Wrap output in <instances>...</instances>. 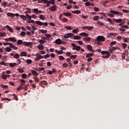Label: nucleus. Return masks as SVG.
<instances>
[{
	"label": "nucleus",
	"mask_w": 129,
	"mask_h": 129,
	"mask_svg": "<svg viewBox=\"0 0 129 129\" xmlns=\"http://www.w3.org/2000/svg\"><path fill=\"white\" fill-rule=\"evenodd\" d=\"M110 13H111V14L108 13V15L109 17H111V18H113L114 17V15H119V16H122V15H123V14L122 13L115 11L114 10H111ZM112 14H114V15Z\"/></svg>",
	"instance_id": "1"
},
{
	"label": "nucleus",
	"mask_w": 129,
	"mask_h": 129,
	"mask_svg": "<svg viewBox=\"0 0 129 129\" xmlns=\"http://www.w3.org/2000/svg\"><path fill=\"white\" fill-rule=\"evenodd\" d=\"M20 17L21 18V19H23V21H27V19H28V21H30L32 19V16L29 15L28 14H26V16L20 15Z\"/></svg>",
	"instance_id": "2"
},
{
	"label": "nucleus",
	"mask_w": 129,
	"mask_h": 129,
	"mask_svg": "<svg viewBox=\"0 0 129 129\" xmlns=\"http://www.w3.org/2000/svg\"><path fill=\"white\" fill-rule=\"evenodd\" d=\"M72 46L73 47V50H76V51H80V50H81V47L76 45L75 43H72Z\"/></svg>",
	"instance_id": "3"
},
{
	"label": "nucleus",
	"mask_w": 129,
	"mask_h": 129,
	"mask_svg": "<svg viewBox=\"0 0 129 129\" xmlns=\"http://www.w3.org/2000/svg\"><path fill=\"white\" fill-rule=\"evenodd\" d=\"M97 41L104 42V41H105V37L103 36H99L97 37Z\"/></svg>",
	"instance_id": "4"
},
{
	"label": "nucleus",
	"mask_w": 129,
	"mask_h": 129,
	"mask_svg": "<svg viewBox=\"0 0 129 129\" xmlns=\"http://www.w3.org/2000/svg\"><path fill=\"white\" fill-rule=\"evenodd\" d=\"M74 34L73 33H68L67 34H65L63 36V38H64V39H68V38H72V37H73Z\"/></svg>",
	"instance_id": "5"
},
{
	"label": "nucleus",
	"mask_w": 129,
	"mask_h": 129,
	"mask_svg": "<svg viewBox=\"0 0 129 129\" xmlns=\"http://www.w3.org/2000/svg\"><path fill=\"white\" fill-rule=\"evenodd\" d=\"M38 54H36L35 56H37L35 58V61H39V60H41V59H43L44 58V56L41 55H38Z\"/></svg>",
	"instance_id": "6"
},
{
	"label": "nucleus",
	"mask_w": 129,
	"mask_h": 129,
	"mask_svg": "<svg viewBox=\"0 0 129 129\" xmlns=\"http://www.w3.org/2000/svg\"><path fill=\"white\" fill-rule=\"evenodd\" d=\"M48 10H49V11H51V12H54V11L57 10V7L56 5L52 6L51 7H49Z\"/></svg>",
	"instance_id": "7"
},
{
	"label": "nucleus",
	"mask_w": 129,
	"mask_h": 129,
	"mask_svg": "<svg viewBox=\"0 0 129 129\" xmlns=\"http://www.w3.org/2000/svg\"><path fill=\"white\" fill-rule=\"evenodd\" d=\"M47 82L46 81H41L39 83V85H41V86H42V87L43 88H45V86L44 85H47Z\"/></svg>",
	"instance_id": "8"
},
{
	"label": "nucleus",
	"mask_w": 129,
	"mask_h": 129,
	"mask_svg": "<svg viewBox=\"0 0 129 129\" xmlns=\"http://www.w3.org/2000/svg\"><path fill=\"white\" fill-rule=\"evenodd\" d=\"M87 48L89 51H91L92 53H94V50H93V48H92V46L90 45H87Z\"/></svg>",
	"instance_id": "9"
},
{
	"label": "nucleus",
	"mask_w": 129,
	"mask_h": 129,
	"mask_svg": "<svg viewBox=\"0 0 129 129\" xmlns=\"http://www.w3.org/2000/svg\"><path fill=\"white\" fill-rule=\"evenodd\" d=\"M54 43L57 45H61L62 44V40L60 38H58L54 41Z\"/></svg>",
	"instance_id": "10"
},
{
	"label": "nucleus",
	"mask_w": 129,
	"mask_h": 129,
	"mask_svg": "<svg viewBox=\"0 0 129 129\" xmlns=\"http://www.w3.org/2000/svg\"><path fill=\"white\" fill-rule=\"evenodd\" d=\"M5 28L6 29H7V30H8L9 31V32H10L11 33H14V30H13V28H12V27H11V26H9V25H7Z\"/></svg>",
	"instance_id": "11"
},
{
	"label": "nucleus",
	"mask_w": 129,
	"mask_h": 129,
	"mask_svg": "<svg viewBox=\"0 0 129 129\" xmlns=\"http://www.w3.org/2000/svg\"><path fill=\"white\" fill-rule=\"evenodd\" d=\"M109 51L111 54H113V51H115L114 46H111L109 48Z\"/></svg>",
	"instance_id": "12"
},
{
	"label": "nucleus",
	"mask_w": 129,
	"mask_h": 129,
	"mask_svg": "<svg viewBox=\"0 0 129 129\" xmlns=\"http://www.w3.org/2000/svg\"><path fill=\"white\" fill-rule=\"evenodd\" d=\"M35 24H36V25H38V26H43V25H44V23L39 21H35Z\"/></svg>",
	"instance_id": "13"
},
{
	"label": "nucleus",
	"mask_w": 129,
	"mask_h": 129,
	"mask_svg": "<svg viewBox=\"0 0 129 129\" xmlns=\"http://www.w3.org/2000/svg\"><path fill=\"white\" fill-rule=\"evenodd\" d=\"M73 38L74 39V40H80V39H81V36L78 35H73Z\"/></svg>",
	"instance_id": "14"
},
{
	"label": "nucleus",
	"mask_w": 129,
	"mask_h": 129,
	"mask_svg": "<svg viewBox=\"0 0 129 129\" xmlns=\"http://www.w3.org/2000/svg\"><path fill=\"white\" fill-rule=\"evenodd\" d=\"M23 45H24V46H31V45H32V42H23Z\"/></svg>",
	"instance_id": "15"
},
{
	"label": "nucleus",
	"mask_w": 129,
	"mask_h": 129,
	"mask_svg": "<svg viewBox=\"0 0 129 129\" xmlns=\"http://www.w3.org/2000/svg\"><path fill=\"white\" fill-rule=\"evenodd\" d=\"M80 36H83V37H88L89 35L85 32H82L80 34Z\"/></svg>",
	"instance_id": "16"
},
{
	"label": "nucleus",
	"mask_w": 129,
	"mask_h": 129,
	"mask_svg": "<svg viewBox=\"0 0 129 129\" xmlns=\"http://www.w3.org/2000/svg\"><path fill=\"white\" fill-rule=\"evenodd\" d=\"M38 49L39 50H44V46L42 44H39L37 46Z\"/></svg>",
	"instance_id": "17"
},
{
	"label": "nucleus",
	"mask_w": 129,
	"mask_h": 129,
	"mask_svg": "<svg viewBox=\"0 0 129 129\" xmlns=\"http://www.w3.org/2000/svg\"><path fill=\"white\" fill-rule=\"evenodd\" d=\"M55 52L57 54H58V55L62 54L63 53V50H61V49L59 51H58V50H55Z\"/></svg>",
	"instance_id": "18"
},
{
	"label": "nucleus",
	"mask_w": 129,
	"mask_h": 129,
	"mask_svg": "<svg viewBox=\"0 0 129 129\" xmlns=\"http://www.w3.org/2000/svg\"><path fill=\"white\" fill-rule=\"evenodd\" d=\"M20 56H21V57H23V56L24 57H26V56H27V52H26L25 51H23V52H21Z\"/></svg>",
	"instance_id": "19"
},
{
	"label": "nucleus",
	"mask_w": 129,
	"mask_h": 129,
	"mask_svg": "<svg viewBox=\"0 0 129 129\" xmlns=\"http://www.w3.org/2000/svg\"><path fill=\"white\" fill-rule=\"evenodd\" d=\"M114 22H115V23H122V20L121 19H114Z\"/></svg>",
	"instance_id": "20"
},
{
	"label": "nucleus",
	"mask_w": 129,
	"mask_h": 129,
	"mask_svg": "<svg viewBox=\"0 0 129 129\" xmlns=\"http://www.w3.org/2000/svg\"><path fill=\"white\" fill-rule=\"evenodd\" d=\"M1 87H2V88H4L5 89H8V88H9V86L1 84Z\"/></svg>",
	"instance_id": "21"
},
{
	"label": "nucleus",
	"mask_w": 129,
	"mask_h": 129,
	"mask_svg": "<svg viewBox=\"0 0 129 129\" xmlns=\"http://www.w3.org/2000/svg\"><path fill=\"white\" fill-rule=\"evenodd\" d=\"M83 40L86 41V42H89L90 41L91 39L89 37L87 36V37L84 38Z\"/></svg>",
	"instance_id": "22"
},
{
	"label": "nucleus",
	"mask_w": 129,
	"mask_h": 129,
	"mask_svg": "<svg viewBox=\"0 0 129 129\" xmlns=\"http://www.w3.org/2000/svg\"><path fill=\"white\" fill-rule=\"evenodd\" d=\"M101 54H102V55H109V52L106 51H102L101 52Z\"/></svg>",
	"instance_id": "23"
},
{
	"label": "nucleus",
	"mask_w": 129,
	"mask_h": 129,
	"mask_svg": "<svg viewBox=\"0 0 129 129\" xmlns=\"http://www.w3.org/2000/svg\"><path fill=\"white\" fill-rule=\"evenodd\" d=\"M17 65L16 63H9V66H10V67H12V68H14V67H16V66Z\"/></svg>",
	"instance_id": "24"
},
{
	"label": "nucleus",
	"mask_w": 129,
	"mask_h": 129,
	"mask_svg": "<svg viewBox=\"0 0 129 129\" xmlns=\"http://www.w3.org/2000/svg\"><path fill=\"white\" fill-rule=\"evenodd\" d=\"M62 14H63L66 17H70L72 15L70 13H63Z\"/></svg>",
	"instance_id": "25"
},
{
	"label": "nucleus",
	"mask_w": 129,
	"mask_h": 129,
	"mask_svg": "<svg viewBox=\"0 0 129 129\" xmlns=\"http://www.w3.org/2000/svg\"><path fill=\"white\" fill-rule=\"evenodd\" d=\"M7 16L8 17H12L13 18V17H15V14L8 13H7Z\"/></svg>",
	"instance_id": "26"
},
{
	"label": "nucleus",
	"mask_w": 129,
	"mask_h": 129,
	"mask_svg": "<svg viewBox=\"0 0 129 129\" xmlns=\"http://www.w3.org/2000/svg\"><path fill=\"white\" fill-rule=\"evenodd\" d=\"M0 65H4V66H9V63L5 62V61L0 62Z\"/></svg>",
	"instance_id": "27"
},
{
	"label": "nucleus",
	"mask_w": 129,
	"mask_h": 129,
	"mask_svg": "<svg viewBox=\"0 0 129 129\" xmlns=\"http://www.w3.org/2000/svg\"><path fill=\"white\" fill-rule=\"evenodd\" d=\"M72 13H73V14H81V12L79 10L72 11Z\"/></svg>",
	"instance_id": "28"
},
{
	"label": "nucleus",
	"mask_w": 129,
	"mask_h": 129,
	"mask_svg": "<svg viewBox=\"0 0 129 129\" xmlns=\"http://www.w3.org/2000/svg\"><path fill=\"white\" fill-rule=\"evenodd\" d=\"M23 43H24V42H23V40H18L17 42V44L18 45H22V44H23Z\"/></svg>",
	"instance_id": "29"
},
{
	"label": "nucleus",
	"mask_w": 129,
	"mask_h": 129,
	"mask_svg": "<svg viewBox=\"0 0 129 129\" xmlns=\"http://www.w3.org/2000/svg\"><path fill=\"white\" fill-rule=\"evenodd\" d=\"M97 24L98 25H99L100 26H101L102 27H103L104 26V24L103 23L100 22V21H98L97 22Z\"/></svg>",
	"instance_id": "30"
},
{
	"label": "nucleus",
	"mask_w": 129,
	"mask_h": 129,
	"mask_svg": "<svg viewBox=\"0 0 129 129\" xmlns=\"http://www.w3.org/2000/svg\"><path fill=\"white\" fill-rule=\"evenodd\" d=\"M94 54L93 53H88L87 55L86 56V58H89V57H92Z\"/></svg>",
	"instance_id": "31"
},
{
	"label": "nucleus",
	"mask_w": 129,
	"mask_h": 129,
	"mask_svg": "<svg viewBox=\"0 0 129 129\" xmlns=\"http://www.w3.org/2000/svg\"><path fill=\"white\" fill-rule=\"evenodd\" d=\"M14 58L15 59H19L20 58V54L18 53H16L15 55H14Z\"/></svg>",
	"instance_id": "32"
},
{
	"label": "nucleus",
	"mask_w": 129,
	"mask_h": 129,
	"mask_svg": "<svg viewBox=\"0 0 129 129\" xmlns=\"http://www.w3.org/2000/svg\"><path fill=\"white\" fill-rule=\"evenodd\" d=\"M94 21H98L99 20V16H96L93 17Z\"/></svg>",
	"instance_id": "33"
},
{
	"label": "nucleus",
	"mask_w": 129,
	"mask_h": 129,
	"mask_svg": "<svg viewBox=\"0 0 129 129\" xmlns=\"http://www.w3.org/2000/svg\"><path fill=\"white\" fill-rule=\"evenodd\" d=\"M39 32H40V33H42V34H46V33H47L48 31L44 30V29H41L39 30Z\"/></svg>",
	"instance_id": "34"
},
{
	"label": "nucleus",
	"mask_w": 129,
	"mask_h": 129,
	"mask_svg": "<svg viewBox=\"0 0 129 129\" xmlns=\"http://www.w3.org/2000/svg\"><path fill=\"white\" fill-rule=\"evenodd\" d=\"M46 5H45V7H50V4H51V1H47V2L46 3Z\"/></svg>",
	"instance_id": "35"
},
{
	"label": "nucleus",
	"mask_w": 129,
	"mask_h": 129,
	"mask_svg": "<svg viewBox=\"0 0 129 129\" xmlns=\"http://www.w3.org/2000/svg\"><path fill=\"white\" fill-rule=\"evenodd\" d=\"M10 41H11V42H17V40L15 39V38L13 37H10Z\"/></svg>",
	"instance_id": "36"
},
{
	"label": "nucleus",
	"mask_w": 129,
	"mask_h": 129,
	"mask_svg": "<svg viewBox=\"0 0 129 129\" xmlns=\"http://www.w3.org/2000/svg\"><path fill=\"white\" fill-rule=\"evenodd\" d=\"M32 74L34 75V76H38V73L36 72L35 71H32Z\"/></svg>",
	"instance_id": "37"
},
{
	"label": "nucleus",
	"mask_w": 129,
	"mask_h": 129,
	"mask_svg": "<svg viewBox=\"0 0 129 129\" xmlns=\"http://www.w3.org/2000/svg\"><path fill=\"white\" fill-rule=\"evenodd\" d=\"M77 55H73L70 56V59H76Z\"/></svg>",
	"instance_id": "38"
},
{
	"label": "nucleus",
	"mask_w": 129,
	"mask_h": 129,
	"mask_svg": "<svg viewBox=\"0 0 129 129\" xmlns=\"http://www.w3.org/2000/svg\"><path fill=\"white\" fill-rule=\"evenodd\" d=\"M27 23H29V24H36V21L34 20H28V21H27Z\"/></svg>",
	"instance_id": "39"
},
{
	"label": "nucleus",
	"mask_w": 129,
	"mask_h": 129,
	"mask_svg": "<svg viewBox=\"0 0 129 129\" xmlns=\"http://www.w3.org/2000/svg\"><path fill=\"white\" fill-rule=\"evenodd\" d=\"M5 51H7V52H11V51H12V48H11V47H6L5 48Z\"/></svg>",
	"instance_id": "40"
},
{
	"label": "nucleus",
	"mask_w": 129,
	"mask_h": 129,
	"mask_svg": "<svg viewBox=\"0 0 129 129\" xmlns=\"http://www.w3.org/2000/svg\"><path fill=\"white\" fill-rule=\"evenodd\" d=\"M33 12L35 14H39V10L37 8L33 9Z\"/></svg>",
	"instance_id": "41"
},
{
	"label": "nucleus",
	"mask_w": 129,
	"mask_h": 129,
	"mask_svg": "<svg viewBox=\"0 0 129 129\" xmlns=\"http://www.w3.org/2000/svg\"><path fill=\"white\" fill-rule=\"evenodd\" d=\"M107 21L111 24V25H113V22H112V20L110 19V18H107Z\"/></svg>",
	"instance_id": "42"
},
{
	"label": "nucleus",
	"mask_w": 129,
	"mask_h": 129,
	"mask_svg": "<svg viewBox=\"0 0 129 129\" xmlns=\"http://www.w3.org/2000/svg\"><path fill=\"white\" fill-rule=\"evenodd\" d=\"M39 43H40V44H41V45H43V44H44V43H46V41L41 39L39 40Z\"/></svg>",
	"instance_id": "43"
},
{
	"label": "nucleus",
	"mask_w": 129,
	"mask_h": 129,
	"mask_svg": "<svg viewBox=\"0 0 129 129\" xmlns=\"http://www.w3.org/2000/svg\"><path fill=\"white\" fill-rule=\"evenodd\" d=\"M109 56H110V53H109V54H106V55H103L102 58H109Z\"/></svg>",
	"instance_id": "44"
},
{
	"label": "nucleus",
	"mask_w": 129,
	"mask_h": 129,
	"mask_svg": "<svg viewBox=\"0 0 129 129\" xmlns=\"http://www.w3.org/2000/svg\"><path fill=\"white\" fill-rule=\"evenodd\" d=\"M62 67H64V68H67V67H68V64H67V63L66 62H64L62 64Z\"/></svg>",
	"instance_id": "45"
},
{
	"label": "nucleus",
	"mask_w": 129,
	"mask_h": 129,
	"mask_svg": "<svg viewBox=\"0 0 129 129\" xmlns=\"http://www.w3.org/2000/svg\"><path fill=\"white\" fill-rule=\"evenodd\" d=\"M79 31V29H74L73 30V33H75V34H77Z\"/></svg>",
	"instance_id": "46"
},
{
	"label": "nucleus",
	"mask_w": 129,
	"mask_h": 129,
	"mask_svg": "<svg viewBox=\"0 0 129 129\" xmlns=\"http://www.w3.org/2000/svg\"><path fill=\"white\" fill-rule=\"evenodd\" d=\"M96 43H97V45H100L102 43L100 41H97V39L95 40Z\"/></svg>",
	"instance_id": "47"
},
{
	"label": "nucleus",
	"mask_w": 129,
	"mask_h": 129,
	"mask_svg": "<svg viewBox=\"0 0 129 129\" xmlns=\"http://www.w3.org/2000/svg\"><path fill=\"white\" fill-rule=\"evenodd\" d=\"M93 29H94V27H93V26H88V31H92V30H93Z\"/></svg>",
	"instance_id": "48"
},
{
	"label": "nucleus",
	"mask_w": 129,
	"mask_h": 129,
	"mask_svg": "<svg viewBox=\"0 0 129 129\" xmlns=\"http://www.w3.org/2000/svg\"><path fill=\"white\" fill-rule=\"evenodd\" d=\"M94 10L95 11V12H99L100 11V9H99L97 7H95L94 8Z\"/></svg>",
	"instance_id": "49"
},
{
	"label": "nucleus",
	"mask_w": 129,
	"mask_h": 129,
	"mask_svg": "<svg viewBox=\"0 0 129 129\" xmlns=\"http://www.w3.org/2000/svg\"><path fill=\"white\" fill-rule=\"evenodd\" d=\"M2 60L4 62H7V56H3V57L2 58Z\"/></svg>",
	"instance_id": "50"
},
{
	"label": "nucleus",
	"mask_w": 129,
	"mask_h": 129,
	"mask_svg": "<svg viewBox=\"0 0 129 129\" xmlns=\"http://www.w3.org/2000/svg\"><path fill=\"white\" fill-rule=\"evenodd\" d=\"M39 18L40 19V20H45V17H44V15H41L40 16H39Z\"/></svg>",
	"instance_id": "51"
},
{
	"label": "nucleus",
	"mask_w": 129,
	"mask_h": 129,
	"mask_svg": "<svg viewBox=\"0 0 129 129\" xmlns=\"http://www.w3.org/2000/svg\"><path fill=\"white\" fill-rule=\"evenodd\" d=\"M115 44H116V41H113L110 43V46L112 47V46H113V45H115Z\"/></svg>",
	"instance_id": "52"
},
{
	"label": "nucleus",
	"mask_w": 129,
	"mask_h": 129,
	"mask_svg": "<svg viewBox=\"0 0 129 129\" xmlns=\"http://www.w3.org/2000/svg\"><path fill=\"white\" fill-rule=\"evenodd\" d=\"M59 59L61 60H65V58L64 57H63V56H62V55H60L59 56Z\"/></svg>",
	"instance_id": "53"
},
{
	"label": "nucleus",
	"mask_w": 129,
	"mask_h": 129,
	"mask_svg": "<svg viewBox=\"0 0 129 129\" xmlns=\"http://www.w3.org/2000/svg\"><path fill=\"white\" fill-rule=\"evenodd\" d=\"M2 100H8V101H11V99H9L8 98H3L2 99Z\"/></svg>",
	"instance_id": "54"
},
{
	"label": "nucleus",
	"mask_w": 129,
	"mask_h": 129,
	"mask_svg": "<svg viewBox=\"0 0 129 129\" xmlns=\"http://www.w3.org/2000/svg\"><path fill=\"white\" fill-rule=\"evenodd\" d=\"M32 61L31 59H27V64H32Z\"/></svg>",
	"instance_id": "55"
},
{
	"label": "nucleus",
	"mask_w": 129,
	"mask_h": 129,
	"mask_svg": "<svg viewBox=\"0 0 129 129\" xmlns=\"http://www.w3.org/2000/svg\"><path fill=\"white\" fill-rule=\"evenodd\" d=\"M123 41L125 43H127V42H128L127 40H129L128 38H123Z\"/></svg>",
	"instance_id": "56"
},
{
	"label": "nucleus",
	"mask_w": 129,
	"mask_h": 129,
	"mask_svg": "<svg viewBox=\"0 0 129 129\" xmlns=\"http://www.w3.org/2000/svg\"><path fill=\"white\" fill-rule=\"evenodd\" d=\"M14 98L15 100L18 101V97L16 95V94H13Z\"/></svg>",
	"instance_id": "57"
},
{
	"label": "nucleus",
	"mask_w": 129,
	"mask_h": 129,
	"mask_svg": "<svg viewBox=\"0 0 129 129\" xmlns=\"http://www.w3.org/2000/svg\"><path fill=\"white\" fill-rule=\"evenodd\" d=\"M122 47L124 49H125V48H126V47H127V45L126 44V43H123Z\"/></svg>",
	"instance_id": "58"
},
{
	"label": "nucleus",
	"mask_w": 129,
	"mask_h": 129,
	"mask_svg": "<svg viewBox=\"0 0 129 129\" xmlns=\"http://www.w3.org/2000/svg\"><path fill=\"white\" fill-rule=\"evenodd\" d=\"M28 86H29V84H26L24 87L25 90H28Z\"/></svg>",
	"instance_id": "59"
},
{
	"label": "nucleus",
	"mask_w": 129,
	"mask_h": 129,
	"mask_svg": "<svg viewBox=\"0 0 129 129\" xmlns=\"http://www.w3.org/2000/svg\"><path fill=\"white\" fill-rule=\"evenodd\" d=\"M85 6H87V7H89V6H90V5H91V3L89 2H87L85 3Z\"/></svg>",
	"instance_id": "60"
},
{
	"label": "nucleus",
	"mask_w": 129,
	"mask_h": 129,
	"mask_svg": "<svg viewBox=\"0 0 129 129\" xmlns=\"http://www.w3.org/2000/svg\"><path fill=\"white\" fill-rule=\"evenodd\" d=\"M122 12H123V13H125V14H127V13H129V11L128 10H124V9H123L122 10Z\"/></svg>",
	"instance_id": "61"
},
{
	"label": "nucleus",
	"mask_w": 129,
	"mask_h": 129,
	"mask_svg": "<svg viewBox=\"0 0 129 129\" xmlns=\"http://www.w3.org/2000/svg\"><path fill=\"white\" fill-rule=\"evenodd\" d=\"M50 57V54H47L46 55L44 56V58L47 59V58H49Z\"/></svg>",
	"instance_id": "62"
},
{
	"label": "nucleus",
	"mask_w": 129,
	"mask_h": 129,
	"mask_svg": "<svg viewBox=\"0 0 129 129\" xmlns=\"http://www.w3.org/2000/svg\"><path fill=\"white\" fill-rule=\"evenodd\" d=\"M44 36H45L47 38H51V35L49 34H44Z\"/></svg>",
	"instance_id": "63"
},
{
	"label": "nucleus",
	"mask_w": 129,
	"mask_h": 129,
	"mask_svg": "<svg viewBox=\"0 0 129 129\" xmlns=\"http://www.w3.org/2000/svg\"><path fill=\"white\" fill-rule=\"evenodd\" d=\"M67 30H72V27L71 26H67L66 27Z\"/></svg>",
	"instance_id": "64"
}]
</instances>
